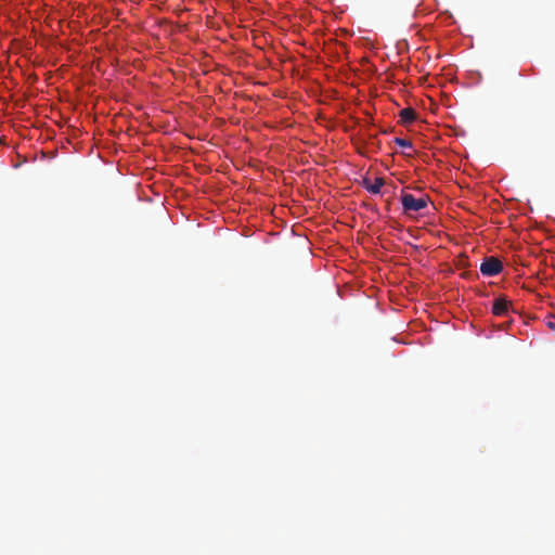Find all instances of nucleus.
<instances>
[{
  "label": "nucleus",
  "mask_w": 555,
  "mask_h": 555,
  "mask_svg": "<svg viewBox=\"0 0 555 555\" xmlns=\"http://www.w3.org/2000/svg\"><path fill=\"white\" fill-rule=\"evenodd\" d=\"M393 142L401 147L412 149V142L406 139L395 138Z\"/></svg>",
  "instance_id": "nucleus-6"
},
{
  "label": "nucleus",
  "mask_w": 555,
  "mask_h": 555,
  "mask_svg": "<svg viewBox=\"0 0 555 555\" xmlns=\"http://www.w3.org/2000/svg\"><path fill=\"white\" fill-rule=\"evenodd\" d=\"M511 301L504 297H499L494 300L492 306V312L494 315L502 317L508 312Z\"/></svg>",
  "instance_id": "nucleus-3"
},
{
  "label": "nucleus",
  "mask_w": 555,
  "mask_h": 555,
  "mask_svg": "<svg viewBox=\"0 0 555 555\" xmlns=\"http://www.w3.org/2000/svg\"><path fill=\"white\" fill-rule=\"evenodd\" d=\"M363 188L367 190L372 194L380 193L382 186L385 184L384 178L377 177L374 182H371L369 179H363Z\"/></svg>",
  "instance_id": "nucleus-4"
},
{
  "label": "nucleus",
  "mask_w": 555,
  "mask_h": 555,
  "mask_svg": "<svg viewBox=\"0 0 555 555\" xmlns=\"http://www.w3.org/2000/svg\"><path fill=\"white\" fill-rule=\"evenodd\" d=\"M548 327L555 331V322H548Z\"/></svg>",
  "instance_id": "nucleus-7"
},
{
  "label": "nucleus",
  "mask_w": 555,
  "mask_h": 555,
  "mask_svg": "<svg viewBox=\"0 0 555 555\" xmlns=\"http://www.w3.org/2000/svg\"><path fill=\"white\" fill-rule=\"evenodd\" d=\"M503 270V263L495 257L485 258L480 264V272L486 276H494L501 273Z\"/></svg>",
  "instance_id": "nucleus-2"
},
{
  "label": "nucleus",
  "mask_w": 555,
  "mask_h": 555,
  "mask_svg": "<svg viewBox=\"0 0 555 555\" xmlns=\"http://www.w3.org/2000/svg\"><path fill=\"white\" fill-rule=\"evenodd\" d=\"M401 203H402L403 210L405 212L420 211L427 207L428 197L422 196L420 198H416L410 193H402Z\"/></svg>",
  "instance_id": "nucleus-1"
},
{
  "label": "nucleus",
  "mask_w": 555,
  "mask_h": 555,
  "mask_svg": "<svg viewBox=\"0 0 555 555\" xmlns=\"http://www.w3.org/2000/svg\"><path fill=\"white\" fill-rule=\"evenodd\" d=\"M399 117L402 124L409 125L416 119V112L411 107H406L400 111Z\"/></svg>",
  "instance_id": "nucleus-5"
}]
</instances>
